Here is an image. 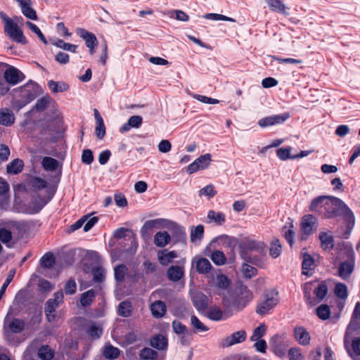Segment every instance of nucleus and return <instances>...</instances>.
Here are the masks:
<instances>
[{"mask_svg":"<svg viewBox=\"0 0 360 360\" xmlns=\"http://www.w3.org/2000/svg\"><path fill=\"white\" fill-rule=\"evenodd\" d=\"M327 292V285L323 283L319 284L314 290V293L319 301L322 300L326 297Z\"/></svg>","mask_w":360,"mask_h":360,"instance_id":"obj_58","label":"nucleus"},{"mask_svg":"<svg viewBox=\"0 0 360 360\" xmlns=\"http://www.w3.org/2000/svg\"><path fill=\"white\" fill-rule=\"evenodd\" d=\"M210 162L211 155L210 153L200 155L187 167V172L190 174H193L198 170L205 169L210 165Z\"/></svg>","mask_w":360,"mask_h":360,"instance_id":"obj_11","label":"nucleus"},{"mask_svg":"<svg viewBox=\"0 0 360 360\" xmlns=\"http://www.w3.org/2000/svg\"><path fill=\"white\" fill-rule=\"evenodd\" d=\"M319 239L321 240V248L324 250H330L333 248V238L331 236H329L326 233H321Z\"/></svg>","mask_w":360,"mask_h":360,"instance_id":"obj_31","label":"nucleus"},{"mask_svg":"<svg viewBox=\"0 0 360 360\" xmlns=\"http://www.w3.org/2000/svg\"><path fill=\"white\" fill-rule=\"evenodd\" d=\"M167 275L170 281L177 282L183 277L184 270L179 266H172L167 269Z\"/></svg>","mask_w":360,"mask_h":360,"instance_id":"obj_25","label":"nucleus"},{"mask_svg":"<svg viewBox=\"0 0 360 360\" xmlns=\"http://www.w3.org/2000/svg\"><path fill=\"white\" fill-rule=\"evenodd\" d=\"M93 280L95 282L101 283L105 280V270L101 266L93 269Z\"/></svg>","mask_w":360,"mask_h":360,"instance_id":"obj_48","label":"nucleus"},{"mask_svg":"<svg viewBox=\"0 0 360 360\" xmlns=\"http://www.w3.org/2000/svg\"><path fill=\"white\" fill-rule=\"evenodd\" d=\"M170 235L165 231H158L154 236L153 243L158 248H165L171 241Z\"/></svg>","mask_w":360,"mask_h":360,"instance_id":"obj_19","label":"nucleus"},{"mask_svg":"<svg viewBox=\"0 0 360 360\" xmlns=\"http://www.w3.org/2000/svg\"><path fill=\"white\" fill-rule=\"evenodd\" d=\"M317 316L322 320H326L330 317V309L326 304H321L316 309Z\"/></svg>","mask_w":360,"mask_h":360,"instance_id":"obj_51","label":"nucleus"},{"mask_svg":"<svg viewBox=\"0 0 360 360\" xmlns=\"http://www.w3.org/2000/svg\"><path fill=\"white\" fill-rule=\"evenodd\" d=\"M15 120L13 111L7 108L0 109V124L10 127L14 124Z\"/></svg>","mask_w":360,"mask_h":360,"instance_id":"obj_17","label":"nucleus"},{"mask_svg":"<svg viewBox=\"0 0 360 360\" xmlns=\"http://www.w3.org/2000/svg\"><path fill=\"white\" fill-rule=\"evenodd\" d=\"M288 356L290 360H303L304 356L301 350L298 348L293 347L289 349Z\"/></svg>","mask_w":360,"mask_h":360,"instance_id":"obj_62","label":"nucleus"},{"mask_svg":"<svg viewBox=\"0 0 360 360\" xmlns=\"http://www.w3.org/2000/svg\"><path fill=\"white\" fill-rule=\"evenodd\" d=\"M211 259L217 265H223L226 263V257L220 250L214 251L211 255Z\"/></svg>","mask_w":360,"mask_h":360,"instance_id":"obj_47","label":"nucleus"},{"mask_svg":"<svg viewBox=\"0 0 360 360\" xmlns=\"http://www.w3.org/2000/svg\"><path fill=\"white\" fill-rule=\"evenodd\" d=\"M204 18L208 20H224V21H229V22H235V20L225 16L221 14H217V13H207L204 15Z\"/></svg>","mask_w":360,"mask_h":360,"instance_id":"obj_60","label":"nucleus"},{"mask_svg":"<svg viewBox=\"0 0 360 360\" xmlns=\"http://www.w3.org/2000/svg\"><path fill=\"white\" fill-rule=\"evenodd\" d=\"M178 257L175 251L167 252L166 250H160L158 252V258L162 265H167L171 263L174 258Z\"/></svg>","mask_w":360,"mask_h":360,"instance_id":"obj_23","label":"nucleus"},{"mask_svg":"<svg viewBox=\"0 0 360 360\" xmlns=\"http://www.w3.org/2000/svg\"><path fill=\"white\" fill-rule=\"evenodd\" d=\"M291 147L281 148L277 150L276 155L281 160H286L288 159H293L292 155H290Z\"/></svg>","mask_w":360,"mask_h":360,"instance_id":"obj_55","label":"nucleus"},{"mask_svg":"<svg viewBox=\"0 0 360 360\" xmlns=\"http://www.w3.org/2000/svg\"><path fill=\"white\" fill-rule=\"evenodd\" d=\"M354 267V262H342L338 268V275L342 279H347L350 277Z\"/></svg>","mask_w":360,"mask_h":360,"instance_id":"obj_20","label":"nucleus"},{"mask_svg":"<svg viewBox=\"0 0 360 360\" xmlns=\"http://www.w3.org/2000/svg\"><path fill=\"white\" fill-rule=\"evenodd\" d=\"M77 289L76 282L74 279H69L64 286V292L66 295H73L75 293Z\"/></svg>","mask_w":360,"mask_h":360,"instance_id":"obj_61","label":"nucleus"},{"mask_svg":"<svg viewBox=\"0 0 360 360\" xmlns=\"http://www.w3.org/2000/svg\"><path fill=\"white\" fill-rule=\"evenodd\" d=\"M317 219L312 214H307L303 217L301 223V239L305 240L316 230Z\"/></svg>","mask_w":360,"mask_h":360,"instance_id":"obj_6","label":"nucleus"},{"mask_svg":"<svg viewBox=\"0 0 360 360\" xmlns=\"http://www.w3.org/2000/svg\"><path fill=\"white\" fill-rule=\"evenodd\" d=\"M48 86L49 89L52 91V92L54 94L66 91L69 88V86L65 82H57L53 80L49 81Z\"/></svg>","mask_w":360,"mask_h":360,"instance_id":"obj_30","label":"nucleus"},{"mask_svg":"<svg viewBox=\"0 0 360 360\" xmlns=\"http://www.w3.org/2000/svg\"><path fill=\"white\" fill-rule=\"evenodd\" d=\"M335 294L341 299H346L348 295L347 286L341 283L336 284L335 287Z\"/></svg>","mask_w":360,"mask_h":360,"instance_id":"obj_53","label":"nucleus"},{"mask_svg":"<svg viewBox=\"0 0 360 360\" xmlns=\"http://www.w3.org/2000/svg\"><path fill=\"white\" fill-rule=\"evenodd\" d=\"M96 297V292L93 289L89 290L81 295L80 303L83 307L89 306Z\"/></svg>","mask_w":360,"mask_h":360,"instance_id":"obj_32","label":"nucleus"},{"mask_svg":"<svg viewBox=\"0 0 360 360\" xmlns=\"http://www.w3.org/2000/svg\"><path fill=\"white\" fill-rule=\"evenodd\" d=\"M237 297L234 302V308L238 311L242 309L252 299V293L244 285H240L236 289Z\"/></svg>","mask_w":360,"mask_h":360,"instance_id":"obj_5","label":"nucleus"},{"mask_svg":"<svg viewBox=\"0 0 360 360\" xmlns=\"http://www.w3.org/2000/svg\"><path fill=\"white\" fill-rule=\"evenodd\" d=\"M195 265L197 271L203 274H208L212 268L211 263L206 258H199L196 261Z\"/></svg>","mask_w":360,"mask_h":360,"instance_id":"obj_27","label":"nucleus"},{"mask_svg":"<svg viewBox=\"0 0 360 360\" xmlns=\"http://www.w3.org/2000/svg\"><path fill=\"white\" fill-rule=\"evenodd\" d=\"M10 330L15 333H20L25 328V323L20 319L13 320L8 325Z\"/></svg>","mask_w":360,"mask_h":360,"instance_id":"obj_49","label":"nucleus"},{"mask_svg":"<svg viewBox=\"0 0 360 360\" xmlns=\"http://www.w3.org/2000/svg\"><path fill=\"white\" fill-rule=\"evenodd\" d=\"M191 324L197 333L206 332L209 330V328L204 325L195 315L191 317Z\"/></svg>","mask_w":360,"mask_h":360,"instance_id":"obj_40","label":"nucleus"},{"mask_svg":"<svg viewBox=\"0 0 360 360\" xmlns=\"http://www.w3.org/2000/svg\"><path fill=\"white\" fill-rule=\"evenodd\" d=\"M54 298L49 299L45 304L44 312L47 320L51 322L55 320L56 309L58 307L60 303L63 302L64 295L62 290L54 293Z\"/></svg>","mask_w":360,"mask_h":360,"instance_id":"obj_4","label":"nucleus"},{"mask_svg":"<svg viewBox=\"0 0 360 360\" xmlns=\"http://www.w3.org/2000/svg\"><path fill=\"white\" fill-rule=\"evenodd\" d=\"M289 117L290 114L288 112H285L281 115H274L260 119L258 122V124L262 128L281 124Z\"/></svg>","mask_w":360,"mask_h":360,"instance_id":"obj_9","label":"nucleus"},{"mask_svg":"<svg viewBox=\"0 0 360 360\" xmlns=\"http://www.w3.org/2000/svg\"><path fill=\"white\" fill-rule=\"evenodd\" d=\"M18 91L20 92L21 96L24 98V100L18 101L20 108L32 101L41 93L39 86L32 81L18 88Z\"/></svg>","mask_w":360,"mask_h":360,"instance_id":"obj_3","label":"nucleus"},{"mask_svg":"<svg viewBox=\"0 0 360 360\" xmlns=\"http://www.w3.org/2000/svg\"><path fill=\"white\" fill-rule=\"evenodd\" d=\"M241 271L245 278H250L257 274V270L255 267L244 263L241 266Z\"/></svg>","mask_w":360,"mask_h":360,"instance_id":"obj_46","label":"nucleus"},{"mask_svg":"<svg viewBox=\"0 0 360 360\" xmlns=\"http://www.w3.org/2000/svg\"><path fill=\"white\" fill-rule=\"evenodd\" d=\"M278 303V292L275 290H270L265 292L264 299L257 307L256 312L259 315H265L274 309Z\"/></svg>","mask_w":360,"mask_h":360,"instance_id":"obj_2","label":"nucleus"},{"mask_svg":"<svg viewBox=\"0 0 360 360\" xmlns=\"http://www.w3.org/2000/svg\"><path fill=\"white\" fill-rule=\"evenodd\" d=\"M21 8L23 15L30 20H37V15L36 11L32 8L31 0H15Z\"/></svg>","mask_w":360,"mask_h":360,"instance_id":"obj_15","label":"nucleus"},{"mask_svg":"<svg viewBox=\"0 0 360 360\" xmlns=\"http://www.w3.org/2000/svg\"><path fill=\"white\" fill-rule=\"evenodd\" d=\"M204 236V226L199 224L197 226H192L191 229V242L199 243Z\"/></svg>","mask_w":360,"mask_h":360,"instance_id":"obj_28","label":"nucleus"},{"mask_svg":"<svg viewBox=\"0 0 360 360\" xmlns=\"http://www.w3.org/2000/svg\"><path fill=\"white\" fill-rule=\"evenodd\" d=\"M128 269L124 264H120L115 267V278L117 282H122L124 280Z\"/></svg>","mask_w":360,"mask_h":360,"instance_id":"obj_37","label":"nucleus"},{"mask_svg":"<svg viewBox=\"0 0 360 360\" xmlns=\"http://www.w3.org/2000/svg\"><path fill=\"white\" fill-rule=\"evenodd\" d=\"M55 259L51 252L45 254L40 259V264L43 268L50 269L53 266Z\"/></svg>","mask_w":360,"mask_h":360,"instance_id":"obj_42","label":"nucleus"},{"mask_svg":"<svg viewBox=\"0 0 360 360\" xmlns=\"http://www.w3.org/2000/svg\"><path fill=\"white\" fill-rule=\"evenodd\" d=\"M242 246L245 251H255L262 255L266 253V245L262 241L248 239L243 243Z\"/></svg>","mask_w":360,"mask_h":360,"instance_id":"obj_13","label":"nucleus"},{"mask_svg":"<svg viewBox=\"0 0 360 360\" xmlns=\"http://www.w3.org/2000/svg\"><path fill=\"white\" fill-rule=\"evenodd\" d=\"M343 215L347 223V228L351 229L354 224V216L351 210L345 204L340 215Z\"/></svg>","mask_w":360,"mask_h":360,"instance_id":"obj_36","label":"nucleus"},{"mask_svg":"<svg viewBox=\"0 0 360 360\" xmlns=\"http://www.w3.org/2000/svg\"><path fill=\"white\" fill-rule=\"evenodd\" d=\"M303 261H302V274L307 275V270L312 268L314 264V259L308 253H302Z\"/></svg>","mask_w":360,"mask_h":360,"instance_id":"obj_38","label":"nucleus"},{"mask_svg":"<svg viewBox=\"0 0 360 360\" xmlns=\"http://www.w3.org/2000/svg\"><path fill=\"white\" fill-rule=\"evenodd\" d=\"M41 164L44 169L47 171L53 172L58 167V161L50 157H44Z\"/></svg>","mask_w":360,"mask_h":360,"instance_id":"obj_35","label":"nucleus"},{"mask_svg":"<svg viewBox=\"0 0 360 360\" xmlns=\"http://www.w3.org/2000/svg\"><path fill=\"white\" fill-rule=\"evenodd\" d=\"M5 81L10 85H15L25 79V75L18 68L10 66L4 73Z\"/></svg>","mask_w":360,"mask_h":360,"instance_id":"obj_10","label":"nucleus"},{"mask_svg":"<svg viewBox=\"0 0 360 360\" xmlns=\"http://www.w3.org/2000/svg\"><path fill=\"white\" fill-rule=\"evenodd\" d=\"M345 203L340 199L330 195H323L314 199L310 205V210L319 212L326 218H333L340 215Z\"/></svg>","mask_w":360,"mask_h":360,"instance_id":"obj_1","label":"nucleus"},{"mask_svg":"<svg viewBox=\"0 0 360 360\" xmlns=\"http://www.w3.org/2000/svg\"><path fill=\"white\" fill-rule=\"evenodd\" d=\"M167 220L164 219H155L146 221L141 229L140 233L143 240L150 238L155 228L160 229L166 226Z\"/></svg>","mask_w":360,"mask_h":360,"instance_id":"obj_7","label":"nucleus"},{"mask_svg":"<svg viewBox=\"0 0 360 360\" xmlns=\"http://www.w3.org/2000/svg\"><path fill=\"white\" fill-rule=\"evenodd\" d=\"M103 356L108 359H115L120 356V349L112 345L105 346Z\"/></svg>","mask_w":360,"mask_h":360,"instance_id":"obj_39","label":"nucleus"},{"mask_svg":"<svg viewBox=\"0 0 360 360\" xmlns=\"http://www.w3.org/2000/svg\"><path fill=\"white\" fill-rule=\"evenodd\" d=\"M172 328L175 333L179 335H185L188 333V330L186 326L182 324L179 321H174L172 322Z\"/></svg>","mask_w":360,"mask_h":360,"instance_id":"obj_56","label":"nucleus"},{"mask_svg":"<svg viewBox=\"0 0 360 360\" xmlns=\"http://www.w3.org/2000/svg\"><path fill=\"white\" fill-rule=\"evenodd\" d=\"M77 34L85 41L86 46L92 47L97 46V39L93 33L89 32L84 29L80 28L77 30Z\"/></svg>","mask_w":360,"mask_h":360,"instance_id":"obj_22","label":"nucleus"},{"mask_svg":"<svg viewBox=\"0 0 360 360\" xmlns=\"http://www.w3.org/2000/svg\"><path fill=\"white\" fill-rule=\"evenodd\" d=\"M4 32L15 42L22 44H25L27 43L26 38L24 36L22 31L14 21L9 25H4Z\"/></svg>","mask_w":360,"mask_h":360,"instance_id":"obj_8","label":"nucleus"},{"mask_svg":"<svg viewBox=\"0 0 360 360\" xmlns=\"http://www.w3.org/2000/svg\"><path fill=\"white\" fill-rule=\"evenodd\" d=\"M87 333L92 338H99L102 334V328L99 326L92 324L89 327Z\"/></svg>","mask_w":360,"mask_h":360,"instance_id":"obj_63","label":"nucleus"},{"mask_svg":"<svg viewBox=\"0 0 360 360\" xmlns=\"http://www.w3.org/2000/svg\"><path fill=\"white\" fill-rule=\"evenodd\" d=\"M282 245L278 238H274L271 243L269 255L273 258H277L281 253Z\"/></svg>","mask_w":360,"mask_h":360,"instance_id":"obj_34","label":"nucleus"},{"mask_svg":"<svg viewBox=\"0 0 360 360\" xmlns=\"http://www.w3.org/2000/svg\"><path fill=\"white\" fill-rule=\"evenodd\" d=\"M26 25L38 36V37L44 44H47V40L46 39L44 35L41 32L39 28L36 25L27 21L26 22Z\"/></svg>","mask_w":360,"mask_h":360,"instance_id":"obj_59","label":"nucleus"},{"mask_svg":"<svg viewBox=\"0 0 360 360\" xmlns=\"http://www.w3.org/2000/svg\"><path fill=\"white\" fill-rule=\"evenodd\" d=\"M51 101V98L49 96H44L37 101L34 106V109L38 111H42L46 108L48 104Z\"/></svg>","mask_w":360,"mask_h":360,"instance_id":"obj_50","label":"nucleus"},{"mask_svg":"<svg viewBox=\"0 0 360 360\" xmlns=\"http://www.w3.org/2000/svg\"><path fill=\"white\" fill-rule=\"evenodd\" d=\"M53 44L60 49H63V50L68 51L72 53L76 52V49H77V46L69 43L65 42L62 39L57 40Z\"/></svg>","mask_w":360,"mask_h":360,"instance_id":"obj_52","label":"nucleus"},{"mask_svg":"<svg viewBox=\"0 0 360 360\" xmlns=\"http://www.w3.org/2000/svg\"><path fill=\"white\" fill-rule=\"evenodd\" d=\"M266 4L273 12L288 15L285 5L281 0H266Z\"/></svg>","mask_w":360,"mask_h":360,"instance_id":"obj_21","label":"nucleus"},{"mask_svg":"<svg viewBox=\"0 0 360 360\" xmlns=\"http://www.w3.org/2000/svg\"><path fill=\"white\" fill-rule=\"evenodd\" d=\"M24 167V162L22 160L16 158L11 161L6 167L8 174H17L22 172Z\"/></svg>","mask_w":360,"mask_h":360,"instance_id":"obj_26","label":"nucleus"},{"mask_svg":"<svg viewBox=\"0 0 360 360\" xmlns=\"http://www.w3.org/2000/svg\"><path fill=\"white\" fill-rule=\"evenodd\" d=\"M158 353L149 347H145L140 351L139 357L142 360L155 359Z\"/></svg>","mask_w":360,"mask_h":360,"instance_id":"obj_43","label":"nucleus"},{"mask_svg":"<svg viewBox=\"0 0 360 360\" xmlns=\"http://www.w3.org/2000/svg\"><path fill=\"white\" fill-rule=\"evenodd\" d=\"M150 309L154 318L160 319L165 315L167 307L164 302L161 300H156L151 303Z\"/></svg>","mask_w":360,"mask_h":360,"instance_id":"obj_16","label":"nucleus"},{"mask_svg":"<svg viewBox=\"0 0 360 360\" xmlns=\"http://www.w3.org/2000/svg\"><path fill=\"white\" fill-rule=\"evenodd\" d=\"M225 215L222 212L210 210L207 214V223L214 222L217 225H221L225 221Z\"/></svg>","mask_w":360,"mask_h":360,"instance_id":"obj_29","label":"nucleus"},{"mask_svg":"<svg viewBox=\"0 0 360 360\" xmlns=\"http://www.w3.org/2000/svg\"><path fill=\"white\" fill-rule=\"evenodd\" d=\"M246 339V333L245 330H238L233 333L231 335L226 337L221 341V346L223 347H229L235 344L240 343Z\"/></svg>","mask_w":360,"mask_h":360,"instance_id":"obj_14","label":"nucleus"},{"mask_svg":"<svg viewBox=\"0 0 360 360\" xmlns=\"http://www.w3.org/2000/svg\"><path fill=\"white\" fill-rule=\"evenodd\" d=\"M293 224L292 223L290 224L289 227L285 226L283 228V234L285 237V240L290 244V246L293 245V239L295 236V232L292 230Z\"/></svg>","mask_w":360,"mask_h":360,"instance_id":"obj_45","label":"nucleus"},{"mask_svg":"<svg viewBox=\"0 0 360 360\" xmlns=\"http://www.w3.org/2000/svg\"><path fill=\"white\" fill-rule=\"evenodd\" d=\"M12 239V233L11 231L2 228L0 229V241L4 243L10 242Z\"/></svg>","mask_w":360,"mask_h":360,"instance_id":"obj_64","label":"nucleus"},{"mask_svg":"<svg viewBox=\"0 0 360 360\" xmlns=\"http://www.w3.org/2000/svg\"><path fill=\"white\" fill-rule=\"evenodd\" d=\"M294 336L298 342L302 345H307L310 342V335L304 327H295Z\"/></svg>","mask_w":360,"mask_h":360,"instance_id":"obj_18","label":"nucleus"},{"mask_svg":"<svg viewBox=\"0 0 360 360\" xmlns=\"http://www.w3.org/2000/svg\"><path fill=\"white\" fill-rule=\"evenodd\" d=\"M266 329V328L265 324H264V323L260 324L258 327H257L254 330L253 334L250 338L251 340L256 341V340H259L265 334Z\"/></svg>","mask_w":360,"mask_h":360,"instance_id":"obj_54","label":"nucleus"},{"mask_svg":"<svg viewBox=\"0 0 360 360\" xmlns=\"http://www.w3.org/2000/svg\"><path fill=\"white\" fill-rule=\"evenodd\" d=\"M206 316L210 319L217 321L223 319L224 313L218 307L214 306L207 310Z\"/></svg>","mask_w":360,"mask_h":360,"instance_id":"obj_33","label":"nucleus"},{"mask_svg":"<svg viewBox=\"0 0 360 360\" xmlns=\"http://www.w3.org/2000/svg\"><path fill=\"white\" fill-rule=\"evenodd\" d=\"M191 300L194 307L198 311H205L207 309L209 300L202 292L200 291L192 292Z\"/></svg>","mask_w":360,"mask_h":360,"instance_id":"obj_12","label":"nucleus"},{"mask_svg":"<svg viewBox=\"0 0 360 360\" xmlns=\"http://www.w3.org/2000/svg\"><path fill=\"white\" fill-rule=\"evenodd\" d=\"M38 356L41 360H51L53 357V352L48 346H41L38 350Z\"/></svg>","mask_w":360,"mask_h":360,"instance_id":"obj_44","label":"nucleus"},{"mask_svg":"<svg viewBox=\"0 0 360 360\" xmlns=\"http://www.w3.org/2000/svg\"><path fill=\"white\" fill-rule=\"evenodd\" d=\"M131 309L132 306L131 302L127 301L122 302L118 307L119 314L123 317H128L131 314Z\"/></svg>","mask_w":360,"mask_h":360,"instance_id":"obj_41","label":"nucleus"},{"mask_svg":"<svg viewBox=\"0 0 360 360\" xmlns=\"http://www.w3.org/2000/svg\"><path fill=\"white\" fill-rule=\"evenodd\" d=\"M150 344L153 347L158 350H162L167 347V340L164 335L159 334L151 338Z\"/></svg>","mask_w":360,"mask_h":360,"instance_id":"obj_24","label":"nucleus"},{"mask_svg":"<svg viewBox=\"0 0 360 360\" xmlns=\"http://www.w3.org/2000/svg\"><path fill=\"white\" fill-rule=\"evenodd\" d=\"M284 336L283 335L276 334L274 335L269 341L270 345H271L274 352H278L277 349L278 348V345H281L283 342Z\"/></svg>","mask_w":360,"mask_h":360,"instance_id":"obj_57","label":"nucleus"}]
</instances>
